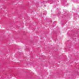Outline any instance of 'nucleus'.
Wrapping results in <instances>:
<instances>
[{
	"label": "nucleus",
	"instance_id": "nucleus-1",
	"mask_svg": "<svg viewBox=\"0 0 79 79\" xmlns=\"http://www.w3.org/2000/svg\"><path fill=\"white\" fill-rule=\"evenodd\" d=\"M42 6H45V5L44 4H42Z\"/></svg>",
	"mask_w": 79,
	"mask_h": 79
},
{
	"label": "nucleus",
	"instance_id": "nucleus-2",
	"mask_svg": "<svg viewBox=\"0 0 79 79\" xmlns=\"http://www.w3.org/2000/svg\"><path fill=\"white\" fill-rule=\"evenodd\" d=\"M45 3V2H44V3Z\"/></svg>",
	"mask_w": 79,
	"mask_h": 79
}]
</instances>
